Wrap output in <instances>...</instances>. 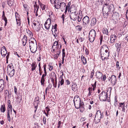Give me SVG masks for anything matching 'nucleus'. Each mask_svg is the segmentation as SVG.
Returning a JSON list of instances; mask_svg holds the SVG:
<instances>
[{
  "instance_id": "f257e3e1",
  "label": "nucleus",
  "mask_w": 128,
  "mask_h": 128,
  "mask_svg": "<svg viewBox=\"0 0 128 128\" xmlns=\"http://www.w3.org/2000/svg\"><path fill=\"white\" fill-rule=\"evenodd\" d=\"M73 102L76 108L77 109L80 108V111L82 112L84 110V105L83 102L80 100L78 96L74 97Z\"/></svg>"
},
{
  "instance_id": "f03ea898",
  "label": "nucleus",
  "mask_w": 128,
  "mask_h": 128,
  "mask_svg": "<svg viewBox=\"0 0 128 128\" xmlns=\"http://www.w3.org/2000/svg\"><path fill=\"white\" fill-rule=\"evenodd\" d=\"M106 3L104 4V6H106L107 9L106 10H108V11L105 10V13L103 11V14L104 16H105L104 17H107L108 15L110 14L111 12H112L114 10V6L112 4H110V2L109 0H106Z\"/></svg>"
},
{
  "instance_id": "7ed1b4c3",
  "label": "nucleus",
  "mask_w": 128,
  "mask_h": 128,
  "mask_svg": "<svg viewBox=\"0 0 128 128\" xmlns=\"http://www.w3.org/2000/svg\"><path fill=\"white\" fill-rule=\"evenodd\" d=\"M29 46L31 52L33 53L36 51L37 45L36 40L34 38H30L29 40Z\"/></svg>"
},
{
  "instance_id": "20e7f679",
  "label": "nucleus",
  "mask_w": 128,
  "mask_h": 128,
  "mask_svg": "<svg viewBox=\"0 0 128 128\" xmlns=\"http://www.w3.org/2000/svg\"><path fill=\"white\" fill-rule=\"evenodd\" d=\"M98 96L100 101H107L108 102L110 101V99H108L109 98L108 97L107 92L104 90H102L98 95Z\"/></svg>"
},
{
  "instance_id": "39448f33",
  "label": "nucleus",
  "mask_w": 128,
  "mask_h": 128,
  "mask_svg": "<svg viewBox=\"0 0 128 128\" xmlns=\"http://www.w3.org/2000/svg\"><path fill=\"white\" fill-rule=\"evenodd\" d=\"M7 71L8 74L10 77L14 76V74L15 70L12 63H10L8 65Z\"/></svg>"
},
{
  "instance_id": "423d86ee",
  "label": "nucleus",
  "mask_w": 128,
  "mask_h": 128,
  "mask_svg": "<svg viewBox=\"0 0 128 128\" xmlns=\"http://www.w3.org/2000/svg\"><path fill=\"white\" fill-rule=\"evenodd\" d=\"M103 117V113H101L100 110H98L94 119V122L95 124H97L99 123L100 122V119Z\"/></svg>"
},
{
  "instance_id": "0eeeda50",
  "label": "nucleus",
  "mask_w": 128,
  "mask_h": 128,
  "mask_svg": "<svg viewBox=\"0 0 128 128\" xmlns=\"http://www.w3.org/2000/svg\"><path fill=\"white\" fill-rule=\"evenodd\" d=\"M62 47V45L60 42H58V41H55L52 47V52H54L56 51L60 50Z\"/></svg>"
},
{
  "instance_id": "6e6552de",
  "label": "nucleus",
  "mask_w": 128,
  "mask_h": 128,
  "mask_svg": "<svg viewBox=\"0 0 128 128\" xmlns=\"http://www.w3.org/2000/svg\"><path fill=\"white\" fill-rule=\"evenodd\" d=\"M96 34V32L94 30H92L90 31L89 34V38L91 42H93L94 40Z\"/></svg>"
},
{
  "instance_id": "1a4fd4ad",
  "label": "nucleus",
  "mask_w": 128,
  "mask_h": 128,
  "mask_svg": "<svg viewBox=\"0 0 128 128\" xmlns=\"http://www.w3.org/2000/svg\"><path fill=\"white\" fill-rule=\"evenodd\" d=\"M117 36L115 34L112 35L110 36V41L108 43V44L110 46H112L114 44Z\"/></svg>"
},
{
  "instance_id": "9d476101",
  "label": "nucleus",
  "mask_w": 128,
  "mask_h": 128,
  "mask_svg": "<svg viewBox=\"0 0 128 128\" xmlns=\"http://www.w3.org/2000/svg\"><path fill=\"white\" fill-rule=\"evenodd\" d=\"M124 43L122 42L120 43V42L116 43L115 44V46L116 49V50L118 52H120L121 48H122L123 47H124L125 46L124 45Z\"/></svg>"
},
{
  "instance_id": "9b49d317",
  "label": "nucleus",
  "mask_w": 128,
  "mask_h": 128,
  "mask_svg": "<svg viewBox=\"0 0 128 128\" xmlns=\"http://www.w3.org/2000/svg\"><path fill=\"white\" fill-rule=\"evenodd\" d=\"M51 23V20L50 18H48L46 20L44 24L45 28L46 30H49Z\"/></svg>"
},
{
  "instance_id": "f8f14e48",
  "label": "nucleus",
  "mask_w": 128,
  "mask_h": 128,
  "mask_svg": "<svg viewBox=\"0 0 128 128\" xmlns=\"http://www.w3.org/2000/svg\"><path fill=\"white\" fill-rule=\"evenodd\" d=\"M70 16L71 20H76L78 19V13H70Z\"/></svg>"
},
{
  "instance_id": "ddd939ff",
  "label": "nucleus",
  "mask_w": 128,
  "mask_h": 128,
  "mask_svg": "<svg viewBox=\"0 0 128 128\" xmlns=\"http://www.w3.org/2000/svg\"><path fill=\"white\" fill-rule=\"evenodd\" d=\"M100 56L102 61H104L105 60H107L108 59L109 54H108V53H102L101 52Z\"/></svg>"
},
{
  "instance_id": "4468645a",
  "label": "nucleus",
  "mask_w": 128,
  "mask_h": 128,
  "mask_svg": "<svg viewBox=\"0 0 128 128\" xmlns=\"http://www.w3.org/2000/svg\"><path fill=\"white\" fill-rule=\"evenodd\" d=\"M108 80L109 81L111 80V82L113 85L114 86L116 84V76L114 75H112L110 77L108 78Z\"/></svg>"
},
{
  "instance_id": "2eb2a0df",
  "label": "nucleus",
  "mask_w": 128,
  "mask_h": 128,
  "mask_svg": "<svg viewBox=\"0 0 128 128\" xmlns=\"http://www.w3.org/2000/svg\"><path fill=\"white\" fill-rule=\"evenodd\" d=\"M61 52V50H58L55 51L54 52H52L54 53L52 55L54 58V59H57L59 56Z\"/></svg>"
},
{
  "instance_id": "dca6fc26",
  "label": "nucleus",
  "mask_w": 128,
  "mask_h": 128,
  "mask_svg": "<svg viewBox=\"0 0 128 128\" xmlns=\"http://www.w3.org/2000/svg\"><path fill=\"white\" fill-rule=\"evenodd\" d=\"M19 15L18 12H16L15 13V16L16 21V24L18 26H20V19L19 17Z\"/></svg>"
},
{
  "instance_id": "f3484780",
  "label": "nucleus",
  "mask_w": 128,
  "mask_h": 128,
  "mask_svg": "<svg viewBox=\"0 0 128 128\" xmlns=\"http://www.w3.org/2000/svg\"><path fill=\"white\" fill-rule=\"evenodd\" d=\"M7 53V51L5 46H3L1 50V54L2 56L5 57Z\"/></svg>"
},
{
  "instance_id": "a211bd4d",
  "label": "nucleus",
  "mask_w": 128,
  "mask_h": 128,
  "mask_svg": "<svg viewBox=\"0 0 128 128\" xmlns=\"http://www.w3.org/2000/svg\"><path fill=\"white\" fill-rule=\"evenodd\" d=\"M83 23L85 24H88L90 22L89 17L87 16H85L82 19Z\"/></svg>"
},
{
  "instance_id": "6ab92c4d",
  "label": "nucleus",
  "mask_w": 128,
  "mask_h": 128,
  "mask_svg": "<svg viewBox=\"0 0 128 128\" xmlns=\"http://www.w3.org/2000/svg\"><path fill=\"white\" fill-rule=\"evenodd\" d=\"M59 81L58 82V88L60 86L64 84V80L63 78V77L60 76L59 78Z\"/></svg>"
},
{
  "instance_id": "aec40b11",
  "label": "nucleus",
  "mask_w": 128,
  "mask_h": 128,
  "mask_svg": "<svg viewBox=\"0 0 128 128\" xmlns=\"http://www.w3.org/2000/svg\"><path fill=\"white\" fill-rule=\"evenodd\" d=\"M70 13H78L77 8L74 5H72L70 10Z\"/></svg>"
},
{
  "instance_id": "412c9836",
  "label": "nucleus",
  "mask_w": 128,
  "mask_h": 128,
  "mask_svg": "<svg viewBox=\"0 0 128 128\" xmlns=\"http://www.w3.org/2000/svg\"><path fill=\"white\" fill-rule=\"evenodd\" d=\"M96 20L94 17L92 18L91 19L90 25L91 27L94 26L96 24Z\"/></svg>"
},
{
  "instance_id": "4be33fe9",
  "label": "nucleus",
  "mask_w": 128,
  "mask_h": 128,
  "mask_svg": "<svg viewBox=\"0 0 128 128\" xmlns=\"http://www.w3.org/2000/svg\"><path fill=\"white\" fill-rule=\"evenodd\" d=\"M38 3L42 10H45L46 8V5L42 4L39 0H38Z\"/></svg>"
},
{
  "instance_id": "5701e85b",
  "label": "nucleus",
  "mask_w": 128,
  "mask_h": 128,
  "mask_svg": "<svg viewBox=\"0 0 128 128\" xmlns=\"http://www.w3.org/2000/svg\"><path fill=\"white\" fill-rule=\"evenodd\" d=\"M22 40L23 46H24L26 45L27 42V36L26 35H24Z\"/></svg>"
},
{
  "instance_id": "b1692460",
  "label": "nucleus",
  "mask_w": 128,
  "mask_h": 128,
  "mask_svg": "<svg viewBox=\"0 0 128 128\" xmlns=\"http://www.w3.org/2000/svg\"><path fill=\"white\" fill-rule=\"evenodd\" d=\"M7 117L8 120L9 122H10L11 118L10 116V113L11 114V110L7 109L6 110Z\"/></svg>"
},
{
  "instance_id": "393cba45",
  "label": "nucleus",
  "mask_w": 128,
  "mask_h": 128,
  "mask_svg": "<svg viewBox=\"0 0 128 128\" xmlns=\"http://www.w3.org/2000/svg\"><path fill=\"white\" fill-rule=\"evenodd\" d=\"M8 107L7 109H8L11 110V114L12 112V106L10 104V100H8Z\"/></svg>"
},
{
  "instance_id": "a878e982",
  "label": "nucleus",
  "mask_w": 128,
  "mask_h": 128,
  "mask_svg": "<svg viewBox=\"0 0 128 128\" xmlns=\"http://www.w3.org/2000/svg\"><path fill=\"white\" fill-rule=\"evenodd\" d=\"M0 110L2 112L4 113L5 112L6 108L4 104L1 106Z\"/></svg>"
},
{
  "instance_id": "bb28decb",
  "label": "nucleus",
  "mask_w": 128,
  "mask_h": 128,
  "mask_svg": "<svg viewBox=\"0 0 128 128\" xmlns=\"http://www.w3.org/2000/svg\"><path fill=\"white\" fill-rule=\"evenodd\" d=\"M102 73L99 71H97L96 72V78L100 80V78L102 76Z\"/></svg>"
},
{
  "instance_id": "cd10ccee",
  "label": "nucleus",
  "mask_w": 128,
  "mask_h": 128,
  "mask_svg": "<svg viewBox=\"0 0 128 128\" xmlns=\"http://www.w3.org/2000/svg\"><path fill=\"white\" fill-rule=\"evenodd\" d=\"M7 3L9 6H12L14 5V0H7Z\"/></svg>"
},
{
  "instance_id": "c85d7f7f",
  "label": "nucleus",
  "mask_w": 128,
  "mask_h": 128,
  "mask_svg": "<svg viewBox=\"0 0 128 128\" xmlns=\"http://www.w3.org/2000/svg\"><path fill=\"white\" fill-rule=\"evenodd\" d=\"M32 68L31 70L32 71H33L35 70L37 66L36 65V63L35 62H33L31 65Z\"/></svg>"
},
{
  "instance_id": "c756f323",
  "label": "nucleus",
  "mask_w": 128,
  "mask_h": 128,
  "mask_svg": "<svg viewBox=\"0 0 128 128\" xmlns=\"http://www.w3.org/2000/svg\"><path fill=\"white\" fill-rule=\"evenodd\" d=\"M60 1H59V0L57 3H56V2L54 4V6L56 9H58L60 8V5L59 4H60Z\"/></svg>"
},
{
  "instance_id": "7c9ffc66",
  "label": "nucleus",
  "mask_w": 128,
  "mask_h": 128,
  "mask_svg": "<svg viewBox=\"0 0 128 128\" xmlns=\"http://www.w3.org/2000/svg\"><path fill=\"white\" fill-rule=\"evenodd\" d=\"M26 33L30 37V38H33V35L32 32L29 30H26Z\"/></svg>"
},
{
  "instance_id": "2f4dec72",
  "label": "nucleus",
  "mask_w": 128,
  "mask_h": 128,
  "mask_svg": "<svg viewBox=\"0 0 128 128\" xmlns=\"http://www.w3.org/2000/svg\"><path fill=\"white\" fill-rule=\"evenodd\" d=\"M81 58L83 64H86V58L82 55L81 56Z\"/></svg>"
},
{
  "instance_id": "473e14b6",
  "label": "nucleus",
  "mask_w": 128,
  "mask_h": 128,
  "mask_svg": "<svg viewBox=\"0 0 128 128\" xmlns=\"http://www.w3.org/2000/svg\"><path fill=\"white\" fill-rule=\"evenodd\" d=\"M45 77H42L40 80V83L42 85L44 86L45 81Z\"/></svg>"
},
{
  "instance_id": "72a5a7b5",
  "label": "nucleus",
  "mask_w": 128,
  "mask_h": 128,
  "mask_svg": "<svg viewBox=\"0 0 128 128\" xmlns=\"http://www.w3.org/2000/svg\"><path fill=\"white\" fill-rule=\"evenodd\" d=\"M57 26V24H55L54 26L52 25V30L53 29H54L55 30H54V32L55 34L57 33V30H56Z\"/></svg>"
},
{
  "instance_id": "f704fd0d",
  "label": "nucleus",
  "mask_w": 128,
  "mask_h": 128,
  "mask_svg": "<svg viewBox=\"0 0 128 128\" xmlns=\"http://www.w3.org/2000/svg\"><path fill=\"white\" fill-rule=\"evenodd\" d=\"M106 75L104 74L103 75H102V76L100 78V79L102 81H105L106 79Z\"/></svg>"
},
{
  "instance_id": "c9c22d12",
  "label": "nucleus",
  "mask_w": 128,
  "mask_h": 128,
  "mask_svg": "<svg viewBox=\"0 0 128 128\" xmlns=\"http://www.w3.org/2000/svg\"><path fill=\"white\" fill-rule=\"evenodd\" d=\"M103 32L104 34L106 35H108V32L107 29L106 28H103Z\"/></svg>"
},
{
  "instance_id": "e433bc0d",
  "label": "nucleus",
  "mask_w": 128,
  "mask_h": 128,
  "mask_svg": "<svg viewBox=\"0 0 128 128\" xmlns=\"http://www.w3.org/2000/svg\"><path fill=\"white\" fill-rule=\"evenodd\" d=\"M96 81H95L94 84H91L92 86V87L93 88L92 90L93 91H94L96 90Z\"/></svg>"
},
{
  "instance_id": "4c0bfd02",
  "label": "nucleus",
  "mask_w": 128,
  "mask_h": 128,
  "mask_svg": "<svg viewBox=\"0 0 128 128\" xmlns=\"http://www.w3.org/2000/svg\"><path fill=\"white\" fill-rule=\"evenodd\" d=\"M66 6V4L64 2H62V5L60 9L64 10Z\"/></svg>"
},
{
  "instance_id": "58836bf2",
  "label": "nucleus",
  "mask_w": 128,
  "mask_h": 128,
  "mask_svg": "<svg viewBox=\"0 0 128 128\" xmlns=\"http://www.w3.org/2000/svg\"><path fill=\"white\" fill-rule=\"evenodd\" d=\"M33 24L34 26H36L37 25L38 26V28H37V29L36 30V31H38L40 30V27H39V24H38V23L36 24V22H34L33 23Z\"/></svg>"
},
{
  "instance_id": "ea45409f",
  "label": "nucleus",
  "mask_w": 128,
  "mask_h": 128,
  "mask_svg": "<svg viewBox=\"0 0 128 128\" xmlns=\"http://www.w3.org/2000/svg\"><path fill=\"white\" fill-rule=\"evenodd\" d=\"M71 3L70 2H69L68 3V4L66 6L65 8H66L68 9V12L70 10V5Z\"/></svg>"
},
{
  "instance_id": "a19ab883",
  "label": "nucleus",
  "mask_w": 128,
  "mask_h": 128,
  "mask_svg": "<svg viewBox=\"0 0 128 128\" xmlns=\"http://www.w3.org/2000/svg\"><path fill=\"white\" fill-rule=\"evenodd\" d=\"M23 6L24 8V9L26 11H28V6L26 4H23Z\"/></svg>"
},
{
  "instance_id": "79ce46f5",
  "label": "nucleus",
  "mask_w": 128,
  "mask_h": 128,
  "mask_svg": "<svg viewBox=\"0 0 128 128\" xmlns=\"http://www.w3.org/2000/svg\"><path fill=\"white\" fill-rule=\"evenodd\" d=\"M34 12H35V11L36 10H37V9L38 10L39 8V6H38L37 5H34Z\"/></svg>"
},
{
  "instance_id": "37998d69",
  "label": "nucleus",
  "mask_w": 128,
  "mask_h": 128,
  "mask_svg": "<svg viewBox=\"0 0 128 128\" xmlns=\"http://www.w3.org/2000/svg\"><path fill=\"white\" fill-rule=\"evenodd\" d=\"M52 87V85L51 84H49L48 85L47 87L46 88V89L48 90V91H49L50 89H51Z\"/></svg>"
},
{
  "instance_id": "c03bdc74",
  "label": "nucleus",
  "mask_w": 128,
  "mask_h": 128,
  "mask_svg": "<svg viewBox=\"0 0 128 128\" xmlns=\"http://www.w3.org/2000/svg\"><path fill=\"white\" fill-rule=\"evenodd\" d=\"M56 78V75L54 72H53L51 74V76L50 78Z\"/></svg>"
},
{
  "instance_id": "a18cd8bd",
  "label": "nucleus",
  "mask_w": 128,
  "mask_h": 128,
  "mask_svg": "<svg viewBox=\"0 0 128 128\" xmlns=\"http://www.w3.org/2000/svg\"><path fill=\"white\" fill-rule=\"evenodd\" d=\"M94 100L91 98L89 100L88 102L91 104H92L94 103Z\"/></svg>"
},
{
  "instance_id": "49530a36",
  "label": "nucleus",
  "mask_w": 128,
  "mask_h": 128,
  "mask_svg": "<svg viewBox=\"0 0 128 128\" xmlns=\"http://www.w3.org/2000/svg\"><path fill=\"white\" fill-rule=\"evenodd\" d=\"M116 65L117 68L119 70L120 68V66L119 62L118 61H117L116 62Z\"/></svg>"
},
{
  "instance_id": "de8ad7c7",
  "label": "nucleus",
  "mask_w": 128,
  "mask_h": 128,
  "mask_svg": "<svg viewBox=\"0 0 128 128\" xmlns=\"http://www.w3.org/2000/svg\"><path fill=\"white\" fill-rule=\"evenodd\" d=\"M62 58H64L65 56V49H63L62 50Z\"/></svg>"
},
{
  "instance_id": "09e8293b",
  "label": "nucleus",
  "mask_w": 128,
  "mask_h": 128,
  "mask_svg": "<svg viewBox=\"0 0 128 128\" xmlns=\"http://www.w3.org/2000/svg\"><path fill=\"white\" fill-rule=\"evenodd\" d=\"M77 30L78 31H80L82 29V27L81 26L78 25L76 26Z\"/></svg>"
},
{
  "instance_id": "8fccbe9b",
  "label": "nucleus",
  "mask_w": 128,
  "mask_h": 128,
  "mask_svg": "<svg viewBox=\"0 0 128 128\" xmlns=\"http://www.w3.org/2000/svg\"><path fill=\"white\" fill-rule=\"evenodd\" d=\"M48 66L49 67V70L50 71L52 70L53 68V66L50 65V63H49L48 65Z\"/></svg>"
},
{
  "instance_id": "3c124183",
  "label": "nucleus",
  "mask_w": 128,
  "mask_h": 128,
  "mask_svg": "<svg viewBox=\"0 0 128 128\" xmlns=\"http://www.w3.org/2000/svg\"><path fill=\"white\" fill-rule=\"evenodd\" d=\"M121 106V107H119H119H121L122 108V111H123L124 112H125V106H123L122 105H120Z\"/></svg>"
},
{
  "instance_id": "603ef678",
  "label": "nucleus",
  "mask_w": 128,
  "mask_h": 128,
  "mask_svg": "<svg viewBox=\"0 0 128 128\" xmlns=\"http://www.w3.org/2000/svg\"><path fill=\"white\" fill-rule=\"evenodd\" d=\"M112 88L111 87H109L107 88V91L106 92H108V91L110 92V93L111 91L112 90Z\"/></svg>"
},
{
  "instance_id": "864d4df0",
  "label": "nucleus",
  "mask_w": 128,
  "mask_h": 128,
  "mask_svg": "<svg viewBox=\"0 0 128 128\" xmlns=\"http://www.w3.org/2000/svg\"><path fill=\"white\" fill-rule=\"evenodd\" d=\"M51 79V81L52 82V83H53L54 82V80H55V82H57V78H50Z\"/></svg>"
},
{
  "instance_id": "5fc2aeb1",
  "label": "nucleus",
  "mask_w": 128,
  "mask_h": 128,
  "mask_svg": "<svg viewBox=\"0 0 128 128\" xmlns=\"http://www.w3.org/2000/svg\"><path fill=\"white\" fill-rule=\"evenodd\" d=\"M0 85H4V81L2 79L0 80Z\"/></svg>"
},
{
  "instance_id": "6e6d98bb",
  "label": "nucleus",
  "mask_w": 128,
  "mask_h": 128,
  "mask_svg": "<svg viewBox=\"0 0 128 128\" xmlns=\"http://www.w3.org/2000/svg\"><path fill=\"white\" fill-rule=\"evenodd\" d=\"M14 92L16 95H17L18 94V93L17 92V89L16 86H14Z\"/></svg>"
},
{
  "instance_id": "4d7b16f0",
  "label": "nucleus",
  "mask_w": 128,
  "mask_h": 128,
  "mask_svg": "<svg viewBox=\"0 0 128 128\" xmlns=\"http://www.w3.org/2000/svg\"><path fill=\"white\" fill-rule=\"evenodd\" d=\"M4 87V85H0V92L2 91Z\"/></svg>"
},
{
  "instance_id": "13d9d810",
  "label": "nucleus",
  "mask_w": 128,
  "mask_h": 128,
  "mask_svg": "<svg viewBox=\"0 0 128 128\" xmlns=\"http://www.w3.org/2000/svg\"><path fill=\"white\" fill-rule=\"evenodd\" d=\"M103 37L102 36H100L99 39L100 40V44H101L102 41Z\"/></svg>"
},
{
  "instance_id": "bf43d9fd",
  "label": "nucleus",
  "mask_w": 128,
  "mask_h": 128,
  "mask_svg": "<svg viewBox=\"0 0 128 128\" xmlns=\"http://www.w3.org/2000/svg\"><path fill=\"white\" fill-rule=\"evenodd\" d=\"M76 84H74L73 85H72V90H74V88L76 86Z\"/></svg>"
},
{
  "instance_id": "052dcab7",
  "label": "nucleus",
  "mask_w": 128,
  "mask_h": 128,
  "mask_svg": "<svg viewBox=\"0 0 128 128\" xmlns=\"http://www.w3.org/2000/svg\"><path fill=\"white\" fill-rule=\"evenodd\" d=\"M64 17L65 15L64 14H62V16L61 18L62 19V20L63 21L62 23L63 24L64 23Z\"/></svg>"
},
{
  "instance_id": "680f3d73",
  "label": "nucleus",
  "mask_w": 128,
  "mask_h": 128,
  "mask_svg": "<svg viewBox=\"0 0 128 128\" xmlns=\"http://www.w3.org/2000/svg\"><path fill=\"white\" fill-rule=\"evenodd\" d=\"M46 118L45 116L43 117V123L44 124H46Z\"/></svg>"
},
{
  "instance_id": "e2e57ef3",
  "label": "nucleus",
  "mask_w": 128,
  "mask_h": 128,
  "mask_svg": "<svg viewBox=\"0 0 128 128\" xmlns=\"http://www.w3.org/2000/svg\"><path fill=\"white\" fill-rule=\"evenodd\" d=\"M85 53L86 54V55H88L89 54V51L88 49L87 48H86L85 50Z\"/></svg>"
},
{
  "instance_id": "0e129e2a",
  "label": "nucleus",
  "mask_w": 128,
  "mask_h": 128,
  "mask_svg": "<svg viewBox=\"0 0 128 128\" xmlns=\"http://www.w3.org/2000/svg\"><path fill=\"white\" fill-rule=\"evenodd\" d=\"M44 74H42V77H45L47 75V72H44Z\"/></svg>"
},
{
  "instance_id": "69168bd1",
  "label": "nucleus",
  "mask_w": 128,
  "mask_h": 128,
  "mask_svg": "<svg viewBox=\"0 0 128 128\" xmlns=\"http://www.w3.org/2000/svg\"><path fill=\"white\" fill-rule=\"evenodd\" d=\"M86 120V118H81L80 121L81 122L84 121Z\"/></svg>"
},
{
  "instance_id": "338daca9",
  "label": "nucleus",
  "mask_w": 128,
  "mask_h": 128,
  "mask_svg": "<svg viewBox=\"0 0 128 128\" xmlns=\"http://www.w3.org/2000/svg\"><path fill=\"white\" fill-rule=\"evenodd\" d=\"M41 59V56L40 54H39V57L37 58V60L38 61H40Z\"/></svg>"
},
{
  "instance_id": "774afa93",
  "label": "nucleus",
  "mask_w": 128,
  "mask_h": 128,
  "mask_svg": "<svg viewBox=\"0 0 128 128\" xmlns=\"http://www.w3.org/2000/svg\"><path fill=\"white\" fill-rule=\"evenodd\" d=\"M126 18L128 20V9L127 10L126 12Z\"/></svg>"
}]
</instances>
